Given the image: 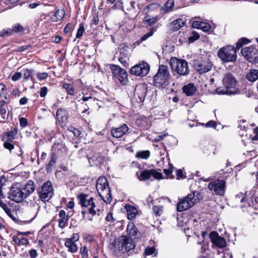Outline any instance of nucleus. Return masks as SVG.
<instances>
[{
    "mask_svg": "<svg viewBox=\"0 0 258 258\" xmlns=\"http://www.w3.org/2000/svg\"><path fill=\"white\" fill-rule=\"evenodd\" d=\"M35 190V184L33 181L29 180L22 186L18 183L13 184L8 192V198L17 203L21 202L28 197Z\"/></svg>",
    "mask_w": 258,
    "mask_h": 258,
    "instance_id": "1",
    "label": "nucleus"
},
{
    "mask_svg": "<svg viewBox=\"0 0 258 258\" xmlns=\"http://www.w3.org/2000/svg\"><path fill=\"white\" fill-rule=\"evenodd\" d=\"M223 86L216 88L215 92L219 95L234 94L238 91L236 87V80L230 73L227 74L222 80Z\"/></svg>",
    "mask_w": 258,
    "mask_h": 258,
    "instance_id": "2",
    "label": "nucleus"
},
{
    "mask_svg": "<svg viewBox=\"0 0 258 258\" xmlns=\"http://www.w3.org/2000/svg\"><path fill=\"white\" fill-rule=\"evenodd\" d=\"M170 73L168 66L160 64L156 74L153 77L154 86L164 89L169 84Z\"/></svg>",
    "mask_w": 258,
    "mask_h": 258,
    "instance_id": "3",
    "label": "nucleus"
},
{
    "mask_svg": "<svg viewBox=\"0 0 258 258\" xmlns=\"http://www.w3.org/2000/svg\"><path fill=\"white\" fill-rule=\"evenodd\" d=\"M113 244L115 250L123 254L134 249L136 246L133 240L124 235L119 236Z\"/></svg>",
    "mask_w": 258,
    "mask_h": 258,
    "instance_id": "4",
    "label": "nucleus"
},
{
    "mask_svg": "<svg viewBox=\"0 0 258 258\" xmlns=\"http://www.w3.org/2000/svg\"><path fill=\"white\" fill-rule=\"evenodd\" d=\"M169 64L173 74L176 73L179 76H186L189 73L188 63L185 59L171 57Z\"/></svg>",
    "mask_w": 258,
    "mask_h": 258,
    "instance_id": "5",
    "label": "nucleus"
},
{
    "mask_svg": "<svg viewBox=\"0 0 258 258\" xmlns=\"http://www.w3.org/2000/svg\"><path fill=\"white\" fill-rule=\"evenodd\" d=\"M217 56L225 63L235 62L237 60V51L234 46L227 45L218 50Z\"/></svg>",
    "mask_w": 258,
    "mask_h": 258,
    "instance_id": "6",
    "label": "nucleus"
},
{
    "mask_svg": "<svg viewBox=\"0 0 258 258\" xmlns=\"http://www.w3.org/2000/svg\"><path fill=\"white\" fill-rule=\"evenodd\" d=\"M77 198L81 207L87 208L90 206L88 209V213L91 216H88L87 219L88 220L92 221L93 217L96 214V210L94 209L96 205L94 201V198L89 196L88 194L83 192L79 194L77 196Z\"/></svg>",
    "mask_w": 258,
    "mask_h": 258,
    "instance_id": "7",
    "label": "nucleus"
},
{
    "mask_svg": "<svg viewBox=\"0 0 258 258\" xmlns=\"http://www.w3.org/2000/svg\"><path fill=\"white\" fill-rule=\"evenodd\" d=\"M240 53L248 62L258 63V48L255 45H250L243 47L241 49Z\"/></svg>",
    "mask_w": 258,
    "mask_h": 258,
    "instance_id": "8",
    "label": "nucleus"
},
{
    "mask_svg": "<svg viewBox=\"0 0 258 258\" xmlns=\"http://www.w3.org/2000/svg\"><path fill=\"white\" fill-rule=\"evenodd\" d=\"M37 190L39 199L43 202H48L53 195V189L50 180L43 183Z\"/></svg>",
    "mask_w": 258,
    "mask_h": 258,
    "instance_id": "9",
    "label": "nucleus"
},
{
    "mask_svg": "<svg viewBox=\"0 0 258 258\" xmlns=\"http://www.w3.org/2000/svg\"><path fill=\"white\" fill-rule=\"evenodd\" d=\"M194 66L197 72L200 75L210 71L213 67V63L209 58L201 57L194 61Z\"/></svg>",
    "mask_w": 258,
    "mask_h": 258,
    "instance_id": "10",
    "label": "nucleus"
},
{
    "mask_svg": "<svg viewBox=\"0 0 258 258\" xmlns=\"http://www.w3.org/2000/svg\"><path fill=\"white\" fill-rule=\"evenodd\" d=\"M113 76L117 79L122 85H125L128 82L127 74L126 71L117 64L110 65Z\"/></svg>",
    "mask_w": 258,
    "mask_h": 258,
    "instance_id": "11",
    "label": "nucleus"
},
{
    "mask_svg": "<svg viewBox=\"0 0 258 258\" xmlns=\"http://www.w3.org/2000/svg\"><path fill=\"white\" fill-rule=\"evenodd\" d=\"M136 175L140 181H146L149 180L151 176L156 179H162L163 175L161 172L157 171L154 169H144L141 172H137Z\"/></svg>",
    "mask_w": 258,
    "mask_h": 258,
    "instance_id": "12",
    "label": "nucleus"
},
{
    "mask_svg": "<svg viewBox=\"0 0 258 258\" xmlns=\"http://www.w3.org/2000/svg\"><path fill=\"white\" fill-rule=\"evenodd\" d=\"M226 181L224 179H217L210 182L208 185V188L214 191L216 195L223 196L226 191Z\"/></svg>",
    "mask_w": 258,
    "mask_h": 258,
    "instance_id": "13",
    "label": "nucleus"
},
{
    "mask_svg": "<svg viewBox=\"0 0 258 258\" xmlns=\"http://www.w3.org/2000/svg\"><path fill=\"white\" fill-rule=\"evenodd\" d=\"M149 71V64L145 61H142L138 64L132 67L130 70V73L131 74L137 76L143 77L146 76Z\"/></svg>",
    "mask_w": 258,
    "mask_h": 258,
    "instance_id": "14",
    "label": "nucleus"
},
{
    "mask_svg": "<svg viewBox=\"0 0 258 258\" xmlns=\"http://www.w3.org/2000/svg\"><path fill=\"white\" fill-rule=\"evenodd\" d=\"M203 198V196L201 192L199 191H194L182 199L185 200L186 205L189 208H190L200 200H202Z\"/></svg>",
    "mask_w": 258,
    "mask_h": 258,
    "instance_id": "15",
    "label": "nucleus"
},
{
    "mask_svg": "<svg viewBox=\"0 0 258 258\" xmlns=\"http://www.w3.org/2000/svg\"><path fill=\"white\" fill-rule=\"evenodd\" d=\"M96 189L100 197L106 203L110 204L112 201L111 189L108 185L101 184L99 187H96Z\"/></svg>",
    "mask_w": 258,
    "mask_h": 258,
    "instance_id": "16",
    "label": "nucleus"
},
{
    "mask_svg": "<svg viewBox=\"0 0 258 258\" xmlns=\"http://www.w3.org/2000/svg\"><path fill=\"white\" fill-rule=\"evenodd\" d=\"M56 116L60 127L64 128L69 122V114L68 110L62 108H58L56 112Z\"/></svg>",
    "mask_w": 258,
    "mask_h": 258,
    "instance_id": "17",
    "label": "nucleus"
},
{
    "mask_svg": "<svg viewBox=\"0 0 258 258\" xmlns=\"http://www.w3.org/2000/svg\"><path fill=\"white\" fill-rule=\"evenodd\" d=\"M126 235L125 236H127L132 240H138L142 236L141 233L132 222H128L126 226Z\"/></svg>",
    "mask_w": 258,
    "mask_h": 258,
    "instance_id": "18",
    "label": "nucleus"
},
{
    "mask_svg": "<svg viewBox=\"0 0 258 258\" xmlns=\"http://www.w3.org/2000/svg\"><path fill=\"white\" fill-rule=\"evenodd\" d=\"M148 92V87L145 84H140L137 85L135 89V97L138 98L137 100L140 102H144Z\"/></svg>",
    "mask_w": 258,
    "mask_h": 258,
    "instance_id": "19",
    "label": "nucleus"
},
{
    "mask_svg": "<svg viewBox=\"0 0 258 258\" xmlns=\"http://www.w3.org/2000/svg\"><path fill=\"white\" fill-rule=\"evenodd\" d=\"M61 84L62 88L65 90L67 95L73 96L75 94V91L77 88V85H82L83 83L81 80L79 79L72 83L63 82L61 83Z\"/></svg>",
    "mask_w": 258,
    "mask_h": 258,
    "instance_id": "20",
    "label": "nucleus"
},
{
    "mask_svg": "<svg viewBox=\"0 0 258 258\" xmlns=\"http://www.w3.org/2000/svg\"><path fill=\"white\" fill-rule=\"evenodd\" d=\"M67 153V149L61 144L54 143L52 146L51 154L57 158L58 157H62Z\"/></svg>",
    "mask_w": 258,
    "mask_h": 258,
    "instance_id": "21",
    "label": "nucleus"
},
{
    "mask_svg": "<svg viewBox=\"0 0 258 258\" xmlns=\"http://www.w3.org/2000/svg\"><path fill=\"white\" fill-rule=\"evenodd\" d=\"M128 129L127 125L125 123H123L119 127H112L111 134L114 138H121L127 132Z\"/></svg>",
    "mask_w": 258,
    "mask_h": 258,
    "instance_id": "22",
    "label": "nucleus"
},
{
    "mask_svg": "<svg viewBox=\"0 0 258 258\" xmlns=\"http://www.w3.org/2000/svg\"><path fill=\"white\" fill-rule=\"evenodd\" d=\"M18 133V126H15L11 131H9L3 133L2 141H14L16 139Z\"/></svg>",
    "mask_w": 258,
    "mask_h": 258,
    "instance_id": "23",
    "label": "nucleus"
},
{
    "mask_svg": "<svg viewBox=\"0 0 258 258\" xmlns=\"http://www.w3.org/2000/svg\"><path fill=\"white\" fill-rule=\"evenodd\" d=\"M58 217L59 219L58 220V226L62 229H64L68 225L69 216L67 215L64 210H61L59 211Z\"/></svg>",
    "mask_w": 258,
    "mask_h": 258,
    "instance_id": "24",
    "label": "nucleus"
},
{
    "mask_svg": "<svg viewBox=\"0 0 258 258\" xmlns=\"http://www.w3.org/2000/svg\"><path fill=\"white\" fill-rule=\"evenodd\" d=\"M156 4H151L147 5L144 9V11L146 10H147V13H146V16L143 19V22L144 24L147 25L149 26H151L154 25L155 23L154 21V20L152 18H150V16L148 15L147 13L149 12V10H152V9L154 8V6H156Z\"/></svg>",
    "mask_w": 258,
    "mask_h": 258,
    "instance_id": "25",
    "label": "nucleus"
},
{
    "mask_svg": "<svg viewBox=\"0 0 258 258\" xmlns=\"http://www.w3.org/2000/svg\"><path fill=\"white\" fill-rule=\"evenodd\" d=\"M136 124L142 129L147 130L151 126V122L149 117L141 116L136 119Z\"/></svg>",
    "mask_w": 258,
    "mask_h": 258,
    "instance_id": "26",
    "label": "nucleus"
},
{
    "mask_svg": "<svg viewBox=\"0 0 258 258\" xmlns=\"http://www.w3.org/2000/svg\"><path fill=\"white\" fill-rule=\"evenodd\" d=\"M64 15L65 12L63 9L61 10L57 9L54 13L51 12L48 15L50 17L51 21L52 22L60 21L64 18Z\"/></svg>",
    "mask_w": 258,
    "mask_h": 258,
    "instance_id": "27",
    "label": "nucleus"
},
{
    "mask_svg": "<svg viewBox=\"0 0 258 258\" xmlns=\"http://www.w3.org/2000/svg\"><path fill=\"white\" fill-rule=\"evenodd\" d=\"M186 20L178 18L170 23L169 27L172 31H176L186 25Z\"/></svg>",
    "mask_w": 258,
    "mask_h": 258,
    "instance_id": "28",
    "label": "nucleus"
},
{
    "mask_svg": "<svg viewBox=\"0 0 258 258\" xmlns=\"http://www.w3.org/2000/svg\"><path fill=\"white\" fill-rule=\"evenodd\" d=\"M124 209L127 212V219L130 220H133L135 219L138 211L136 207L130 204H126Z\"/></svg>",
    "mask_w": 258,
    "mask_h": 258,
    "instance_id": "29",
    "label": "nucleus"
},
{
    "mask_svg": "<svg viewBox=\"0 0 258 258\" xmlns=\"http://www.w3.org/2000/svg\"><path fill=\"white\" fill-rule=\"evenodd\" d=\"M8 103L5 100H0V122H6V113L8 107L6 106Z\"/></svg>",
    "mask_w": 258,
    "mask_h": 258,
    "instance_id": "30",
    "label": "nucleus"
},
{
    "mask_svg": "<svg viewBox=\"0 0 258 258\" xmlns=\"http://www.w3.org/2000/svg\"><path fill=\"white\" fill-rule=\"evenodd\" d=\"M64 246L68 248V251L71 253H74L78 251V246L76 242L73 241L72 239H64Z\"/></svg>",
    "mask_w": 258,
    "mask_h": 258,
    "instance_id": "31",
    "label": "nucleus"
},
{
    "mask_svg": "<svg viewBox=\"0 0 258 258\" xmlns=\"http://www.w3.org/2000/svg\"><path fill=\"white\" fill-rule=\"evenodd\" d=\"M182 92L187 96H191L195 94L197 91V88L192 83H188L184 85L182 88Z\"/></svg>",
    "mask_w": 258,
    "mask_h": 258,
    "instance_id": "32",
    "label": "nucleus"
},
{
    "mask_svg": "<svg viewBox=\"0 0 258 258\" xmlns=\"http://www.w3.org/2000/svg\"><path fill=\"white\" fill-rule=\"evenodd\" d=\"M4 198L1 197L0 196V207H1L4 211L6 213V214L14 221H17V219L13 215V211L12 210L9 208L7 204L3 203L2 201V199H4Z\"/></svg>",
    "mask_w": 258,
    "mask_h": 258,
    "instance_id": "33",
    "label": "nucleus"
},
{
    "mask_svg": "<svg viewBox=\"0 0 258 258\" xmlns=\"http://www.w3.org/2000/svg\"><path fill=\"white\" fill-rule=\"evenodd\" d=\"M89 161L90 163L91 162H93L94 164L96 166H100L104 164L105 161V157L100 154L94 155L89 159Z\"/></svg>",
    "mask_w": 258,
    "mask_h": 258,
    "instance_id": "34",
    "label": "nucleus"
},
{
    "mask_svg": "<svg viewBox=\"0 0 258 258\" xmlns=\"http://www.w3.org/2000/svg\"><path fill=\"white\" fill-rule=\"evenodd\" d=\"M125 227V221L123 220H116L113 224L111 225L110 228L111 230H115L117 232H119L122 231Z\"/></svg>",
    "mask_w": 258,
    "mask_h": 258,
    "instance_id": "35",
    "label": "nucleus"
},
{
    "mask_svg": "<svg viewBox=\"0 0 258 258\" xmlns=\"http://www.w3.org/2000/svg\"><path fill=\"white\" fill-rule=\"evenodd\" d=\"M251 42V40L248 39L246 37H242L239 38L237 42L236 43V46L235 47V50L237 51L241 48H243V47Z\"/></svg>",
    "mask_w": 258,
    "mask_h": 258,
    "instance_id": "36",
    "label": "nucleus"
},
{
    "mask_svg": "<svg viewBox=\"0 0 258 258\" xmlns=\"http://www.w3.org/2000/svg\"><path fill=\"white\" fill-rule=\"evenodd\" d=\"M174 7V0H168L163 5L162 9L164 10L165 14L169 13L173 11Z\"/></svg>",
    "mask_w": 258,
    "mask_h": 258,
    "instance_id": "37",
    "label": "nucleus"
},
{
    "mask_svg": "<svg viewBox=\"0 0 258 258\" xmlns=\"http://www.w3.org/2000/svg\"><path fill=\"white\" fill-rule=\"evenodd\" d=\"M12 30L13 34L16 33L22 35L25 34V28L20 23H16L13 25Z\"/></svg>",
    "mask_w": 258,
    "mask_h": 258,
    "instance_id": "38",
    "label": "nucleus"
},
{
    "mask_svg": "<svg viewBox=\"0 0 258 258\" xmlns=\"http://www.w3.org/2000/svg\"><path fill=\"white\" fill-rule=\"evenodd\" d=\"M246 78L250 82H254L258 78V70H250L249 72L246 75Z\"/></svg>",
    "mask_w": 258,
    "mask_h": 258,
    "instance_id": "39",
    "label": "nucleus"
},
{
    "mask_svg": "<svg viewBox=\"0 0 258 258\" xmlns=\"http://www.w3.org/2000/svg\"><path fill=\"white\" fill-rule=\"evenodd\" d=\"M57 160V158L51 154L50 159L46 165L45 169L47 172H50L54 167Z\"/></svg>",
    "mask_w": 258,
    "mask_h": 258,
    "instance_id": "40",
    "label": "nucleus"
},
{
    "mask_svg": "<svg viewBox=\"0 0 258 258\" xmlns=\"http://www.w3.org/2000/svg\"><path fill=\"white\" fill-rule=\"evenodd\" d=\"M186 205L185 200L179 198V201L176 205V210L181 212L189 209Z\"/></svg>",
    "mask_w": 258,
    "mask_h": 258,
    "instance_id": "41",
    "label": "nucleus"
},
{
    "mask_svg": "<svg viewBox=\"0 0 258 258\" xmlns=\"http://www.w3.org/2000/svg\"><path fill=\"white\" fill-rule=\"evenodd\" d=\"M157 26H154L151 28L150 29V31L148 33L145 34L143 35L142 37L140 38V42H143L145 40H146L148 38H149L150 37L152 36L154 33L157 31Z\"/></svg>",
    "mask_w": 258,
    "mask_h": 258,
    "instance_id": "42",
    "label": "nucleus"
},
{
    "mask_svg": "<svg viewBox=\"0 0 258 258\" xmlns=\"http://www.w3.org/2000/svg\"><path fill=\"white\" fill-rule=\"evenodd\" d=\"M215 246L220 247L223 248L226 245V242L225 239L219 236V237L212 243Z\"/></svg>",
    "mask_w": 258,
    "mask_h": 258,
    "instance_id": "43",
    "label": "nucleus"
},
{
    "mask_svg": "<svg viewBox=\"0 0 258 258\" xmlns=\"http://www.w3.org/2000/svg\"><path fill=\"white\" fill-rule=\"evenodd\" d=\"M150 156V152L149 150L140 151L136 153V157L138 158L147 159Z\"/></svg>",
    "mask_w": 258,
    "mask_h": 258,
    "instance_id": "44",
    "label": "nucleus"
},
{
    "mask_svg": "<svg viewBox=\"0 0 258 258\" xmlns=\"http://www.w3.org/2000/svg\"><path fill=\"white\" fill-rule=\"evenodd\" d=\"M32 48V46L31 44L25 45L21 46H19L15 49H13L14 52H21L25 50H29Z\"/></svg>",
    "mask_w": 258,
    "mask_h": 258,
    "instance_id": "45",
    "label": "nucleus"
},
{
    "mask_svg": "<svg viewBox=\"0 0 258 258\" xmlns=\"http://www.w3.org/2000/svg\"><path fill=\"white\" fill-rule=\"evenodd\" d=\"M85 88V87H82V93L83 94V97L81 99L83 100V102H86V101H88L89 99L92 98L91 95L89 96H87V95H88V91H89V90L91 89V88H86L87 90H86Z\"/></svg>",
    "mask_w": 258,
    "mask_h": 258,
    "instance_id": "46",
    "label": "nucleus"
},
{
    "mask_svg": "<svg viewBox=\"0 0 258 258\" xmlns=\"http://www.w3.org/2000/svg\"><path fill=\"white\" fill-rule=\"evenodd\" d=\"M34 71L33 69H26L24 70V73L23 74V80L24 81L28 80L32 76Z\"/></svg>",
    "mask_w": 258,
    "mask_h": 258,
    "instance_id": "47",
    "label": "nucleus"
},
{
    "mask_svg": "<svg viewBox=\"0 0 258 258\" xmlns=\"http://www.w3.org/2000/svg\"><path fill=\"white\" fill-rule=\"evenodd\" d=\"M13 35L12 28H7L3 29L0 31V37H5V36H9Z\"/></svg>",
    "mask_w": 258,
    "mask_h": 258,
    "instance_id": "48",
    "label": "nucleus"
},
{
    "mask_svg": "<svg viewBox=\"0 0 258 258\" xmlns=\"http://www.w3.org/2000/svg\"><path fill=\"white\" fill-rule=\"evenodd\" d=\"M200 37V35L196 31H192L191 36L188 38V42L189 43H194L195 41L199 39Z\"/></svg>",
    "mask_w": 258,
    "mask_h": 258,
    "instance_id": "49",
    "label": "nucleus"
},
{
    "mask_svg": "<svg viewBox=\"0 0 258 258\" xmlns=\"http://www.w3.org/2000/svg\"><path fill=\"white\" fill-rule=\"evenodd\" d=\"M85 32L84 24L83 22L80 23L79 27L77 32L76 35V38H80L83 35Z\"/></svg>",
    "mask_w": 258,
    "mask_h": 258,
    "instance_id": "50",
    "label": "nucleus"
},
{
    "mask_svg": "<svg viewBox=\"0 0 258 258\" xmlns=\"http://www.w3.org/2000/svg\"><path fill=\"white\" fill-rule=\"evenodd\" d=\"M163 210V207L161 206H154L153 207V211L154 212V214L156 216H160L162 213Z\"/></svg>",
    "mask_w": 258,
    "mask_h": 258,
    "instance_id": "51",
    "label": "nucleus"
},
{
    "mask_svg": "<svg viewBox=\"0 0 258 258\" xmlns=\"http://www.w3.org/2000/svg\"><path fill=\"white\" fill-rule=\"evenodd\" d=\"M108 185V182L107 178L105 176H100L97 179L96 187H99L101 184H104Z\"/></svg>",
    "mask_w": 258,
    "mask_h": 258,
    "instance_id": "52",
    "label": "nucleus"
},
{
    "mask_svg": "<svg viewBox=\"0 0 258 258\" xmlns=\"http://www.w3.org/2000/svg\"><path fill=\"white\" fill-rule=\"evenodd\" d=\"M105 220L106 222L109 223L108 226L109 227L111 226V225L113 224L116 221V220L113 218V214L110 212L107 214L105 217Z\"/></svg>",
    "mask_w": 258,
    "mask_h": 258,
    "instance_id": "53",
    "label": "nucleus"
},
{
    "mask_svg": "<svg viewBox=\"0 0 258 258\" xmlns=\"http://www.w3.org/2000/svg\"><path fill=\"white\" fill-rule=\"evenodd\" d=\"M4 142V147L9 150L10 152L14 149L15 146L12 143L13 141H8L7 140H5Z\"/></svg>",
    "mask_w": 258,
    "mask_h": 258,
    "instance_id": "54",
    "label": "nucleus"
},
{
    "mask_svg": "<svg viewBox=\"0 0 258 258\" xmlns=\"http://www.w3.org/2000/svg\"><path fill=\"white\" fill-rule=\"evenodd\" d=\"M80 253L82 258H88V249L86 245L80 248Z\"/></svg>",
    "mask_w": 258,
    "mask_h": 258,
    "instance_id": "55",
    "label": "nucleus"
},
{
    "mask_svg": "<svg viewBox=\"0 0 258 258\" xmlns=\"http://www.w3.org/2000/svg\"><path fill=\"white\" fill-rule=\"evenodd\" d=\"M7 181L6 177L4 175H2L0 177V196L2 198H5L2 191V186L4 185Z\"/></svg>",
    "mask_w": 258,
    "mask_h": 258,
    "instance_id": "56",
    "label": "nucleus"
},
{
    "mask_svg": "<svg viewBox=\"0 0 258 258\" xmlns=\"http://www.w3.org/2000/svg\"><path fill=\"white\" fill-rule=\"evenodd\" d=\"M123 9V3L120 0L115 1L114 5L111 7V9L112 10H122Z\"/></svg>",
    "mask_w": 258,
    "mask_h": 258,
    "instance_id": "57",
    "label": "nucleus"
},
{
    "mask_svg": "<svg viewBox=\"0 0 258 258\" xmlns=\"http://www.w3.org/2000/svg\"><path fill=\"white\" fill-rule=\"evenodd\" d=\"M36 77L39 81L45 80L48 77V74L46 72L37 73Z\"/></svg>",
    "mask_w": 258,
    "mask_h": 258,
    "instance_id": "58",
    "label": "nucleus"
},
{
    "mask_svg": "<svg viewBox=\"0 0 258 258\" xmlns=\"http://www.w3.org/2000/svg\"><path fill=\"white\" fill-rule=\"evenodd\" d=\"M202 24V25L200 29H201L205 32H209L211 29V26L208 23L203 22Z\"/></svg>",
    "mask_w": 258,
    "mask_h": 258,
    "instance_id": "59",
    "label": "nucleus"
},
{
    "mask_svg": "<svg viewBox=\"0 0 258 258\" xmlns=\"http://www.w3.org/2000/svg\"><path fill=\"white\" fill-rule=\"evenodd\" d=\"M176 179L178 180L186 178V175L183 174V171L180 169H177L176 170Z\"/></svg>",
    "mask_w": 258,
    "mask_h": 258,
    "instance_id": "60",
    "label": "nucleus"
},
{
    "mask_svg": "<svg viewBox=\"0 0 258 258\" xmlns=\"http://www.w3.org/2000/svg\"><path fill=\"white\" fill-rule=\"evenodd\" d=\"M219 237V235L216 231H212L209 235V237L212 243L215 241Z\"/></svg>",
    "mask_w": 258,
    "mask_h": 258,
    "instance_id": "61",
    "label": "nucleus"
},
{
    "mask_svg": "<svg viewBox=\"0 0 258 258\" xmlns=\"http://www.w3.org/2000/svg\"><path fill=\"white\" fill-rule=\"evenodd\" d=\"M163 172L166 176L167 178L173 179L174 176L172 174V169H163Z\"/></svg>",
    "mask_w": 258,
    "mask_h": 258,
    "instance_id": "62",
    "label": "nucleus"
},
{
    "mask_svg": "<svg viewBox=\"0 0 258 258\" xmlns=\"http://www.w3.org/2000/svg\"><path fill=\"white\" fill-rule=\"evenodd\" d=\"M156 249L154 247L148 246L145 250V253L147 255H150L155 253Z\"/></svg>",
    "mask_w": 258,
    "mask_h": 258,
    "instance_id": "63",
    "label": "nucleus"
},
{
    "mask_svg": "<svg viewBox=\"0 0 258 258\" xmlns=\"http://www.w3.org/2000/svg\"><path fill=\"white\" fill-rule=\"evenodd\" d=\"M20 125L22 128L25 127L28 123L27 118L25 117H21L19 119Z\"/></svg>",
    "mask_w": 258,
    "mask_h": 258,
    "instance_id": "64",
    "label": "nucleus"
}]
</instances>
